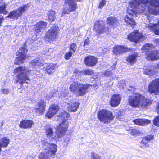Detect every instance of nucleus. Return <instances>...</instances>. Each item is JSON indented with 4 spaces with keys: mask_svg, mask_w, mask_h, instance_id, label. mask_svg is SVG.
I'll use <instances>...</instances> for the list:
<instances>
[{
    "mask_svg": "<svg viewBox=\"0 0 159 159\" xmlns=\"http://www.w3.org/2000/svg\"><path fill=\"white\" fill-rule=\"evenodd\" d=\"M157 113L159 114V102L158 104L157 107Z\"/></svg>",
    "mask_w": 159,
    "mask_h": 159,
    "instance_id": "nucleus-51",
    "label": "nucleus"
},
{
    "mask_svg": "<svg viewBox=\"0 0 159 159\" xmlns=\"http://www.w3.org/2000/svg\"><path fill=\"white\" fill-rule=\"evenodd\" d=\"M84 73L85 75H90L94 73V71L92 69H88L85 70L84 71Z\"/></svg>",
    "mask_w": 159,
    "mask_h": 159,
    "instance_id": "nucleus-39",
    "label": "nucleus"
},
{
    "mask_svg": "<svg viewBox=\"0 0 159 159\" xmlns=\"http://www.w3.org/2000/svg\"><path fill=\"white\" fill-rule=\"evenodd\" d=\"M138 56V54L137 52L132 53L126 58V61L131 64H133L136 61L137 58Z\"/></svg>",
    "mask_w": 159,
    "mask_h": 159,
    "instance_id": "nucleus-24",
    "label": "nucleus"
},
{
    "mask_svg": "<svg viewBox=\"0 0 159 159\" xmlns=\"http://www.w3.org/2000/svg\"><path fill=\"white\" fill-rule=\"evenodd\" d=\"M73 53L72 51H69L67 53H66L65 55V58L66 59L69 60L71 57Z\"/></svg>",
    "mask_w": 159,
    "mask_h": 159,
    "instance_id": "nucleus-37",
    "label": "nucleus"
},
{
    "mask_svg": "<svg viewBox=\"0 0 159 159\" xmlns=\"http://www.w3.org/2000/svg\"><path fill=\"white\" fill-rule=\"evenodd\" d=\"M120 82L123 83V84L122 85V87L123 88L125 86V80H121Z\"/></svg>",
    "mask_w": 159,
    "mask_h": 159,
    "instance_id": "nucleus-50",
    "label": "nucleus"
},
{
    "mask_svg": "<svg viewBox=\"0 0 159 159\" xmlns=\"http://www.w3.org/2000/svg\"><path fill=\"white\" fill-rule=\"evenodd\" d=\"M56 152L54 151L43 150L39 156V159H50L51 157H53L55 156Z\"/></svg>",
    "mask_w": 159,
    "mask_h": 159,
    "instance_id": "nucleus-15",
    "label": "nucleus"
},
{
    "mask_svg": "<svg viewBox=\"0 0 159 159\" xmlns=\"http://www.w3.org/2000/svg\"><path fill=\"white\" fill-rule=\"evenodd\" d=\"M107 22L109 26L115 27L118 24L119 20L115 17L110 16L107 18Z\"/></svg>",
    "mask_w": 159,
    "mask_h": 159,
    "instance_id": "nucleus-25",
    "label": "nucleus"
},
{
    "mask_svg": "<svg viewBox=\"0 0 159 159\" xmlns=\"http://www.w3.org/2000/svg\"><path fill=\"white\" fill-rule=\"evenodd\" d=\"M6 10V5L3 2H0V13H2L4 14H7L8 13ZM4 20V18L1 15H0V26L2 25V24Z\"/></svg>",
    "mask_w": 159,
    "mask_h": 159,
    "instance_id": "nucleus-27",
    "label": "nucleus"
},
{
    "mask_svg": "<svg viewBox=\"0 0 159 159\" xmlns=\"http://www.w3.org/2000/svg\"><path fill=\"white\" fill-rule=\"evenodd\" d=\"M10 140L6 137H4L1 139L0 143L2 147H7L9 143Z\"/></svg>",
    "mask_w": 159,
    "mask_h": 159,
    "instance_id": "nucleus-31",
    "label": "nucleus"
},
{
    "mask_svg": "<svg viewBox=\"0 0 159 159\" xmlns=\"http://www.w3.org/2000/svg\"><path fill=\"white\" fill-rule=\"evenodd\" d=\"M40 147L43 149V150H47L49 151H54L57 152V145L53 143H51L45 140H42L40 144Z\"/></svg>",
    "mask_w": 159,
    "mask_h": 159,
    "instance_id": "nucleus-12",
    "label": "nucleus"
},
{
    "mask_svg": "<svg viewBox=\"0 0 159 159\" xmlns=\"http://www.w3.org/2000/svg\"><path fill=\"white\" fill-rule=\"evenodd\" d=\"M78 102L75 100L69 101L67 103V107L69 111H75L79 106Z\"/></svg>",
    "mask_w": 159,
    "mask_h": 159,
    "instance_id": "nucleus-20",
    "label": "nucleus"
},
{
    "mask_svg": "<svg viewBox=\"0 0 159 159\" xmlns=\"http://www.w3.org/2000/svg\"><path fill=\"white\" fill-rule=\"evenodd\" d=\"M90 41L89 39V38H87V39L85 40L83 46H85L86 45H88Z\"/></svg>",
    "mask_w": 159,
    "mask_h": 159,
    "instance_id": "nucleus-47",
    "label": "nucleus"
},
{
    "mask_svg": "<svg viewBox=\"0 0 159 159\" xmlns=\"http://www.w3.org/2000/svg\"><path fill=\"white\" fill-rule=\"evenodd\" d=\"M59 27L56 25H54L51 26L46 34V40L49 42L54 40L56 38L58 34Z\"/></svg>",
    "mask_w": 159,
    "mask_h": 159,
    "instance_id": "nucleus-8",
    "label": "nucleus"
},
{
    "mask_svg": "<svg viewBox=\"0 0 159 159\" xmlns=\"http://www.w3.org/2000/svg\"><path fill=\"white\" fill-rule=\"evenodd\" d=\"M30 71L24 66H21L15 69L14 72V74L16 75L17 83L19 81V83L20 84L25 82L29 83L30 80L28 76Z\"/></svg>",
    "mask_w": 159,
    "mask_h": 159,
    "instance_id": "nucleus-4",
    "label": "nucleus"
},
{
    "mask_svg": "<svg viewBox=\"0 0 159 159\" xmlns=\"http://www.w3.org/2000/svg\"><path fill=\"white\" fill-rule=\"evenodd\" d=\"M131 134L133 136L139 135L140 134V132L137 129H130Z\"/></svg>",
    "mask_w": 159,
    "mask_h": 159,
    "instance_id": "nucleus-35",
    "label": "nucleus"
},
{
    "mask_svg": "<svg viewBox=\"0 0 159 159\" xmlns=\"http://www.w3.org/2000/svg\"><path fill=\"white\" fill-rule=\"evenodd\" d=\"M97 57L92 56H89L85 58L84 62L86 66L92 67L95 65L97 62Z\"/></svg>",
    "mask_w": 159,
    "mask_h": 159,
    "instance_id": "nucleus-16",
    "label": "nucleus"
},
{
    "mask_svg": "<svg viewBox=\"0 0 159 159\" xmlns=\"http://www.w3.org/2000/svg\"><path fill=\"white\" fill-rule=\"evenodd\" d=\"M129 12L124 19L127 25L133 27L136 25L135 20L133 19L132 16L135 14L146 15L147 20L144 22L145 27L149 28L156 35L159 34V19L147 13L155 15H159V0H132Z\"/></svg>",
    "mask_w": 159,
    "mask_h": 159,
    "instance_id": "nucleus-1",
    "label": "nucleus"
},
{
    "mask_svg": "<svg viewBox=\"0 0 159 159\" xmlns=\"http://www.w3.org/2000/svg\"><path fill=\"white\" fill-rule=\"evenodd\" d=\"M30 64L33 66H37L38 67L40 66L41 64V62L38 60L36 59L31 60Z\"/></svg>",
    "mask_w": 159,
    "mask_h": 159,
    "instance_id": "nucleus-34",
    "label": "nucleus"
},
{
    "mask_svg": "<svg viewBox=\"0 0 159 159\" xmlns=\"http://www.w3.org/2000/svg\"><path fill=\"white\" fill-rule=\"evenodd\" d=\"M1 137V134H0V138Z\"/></svg>",
    "mask_w": 159,
    "mask_h": 159,
    "instance_id": "nucleus-53",
    "label": "nucleus"
},
{
    "mask_svg": "<svg viewBox=\"0 0 159 159\" xmlns=\"http://www.w3.org/2000/svg\"><path fill=\"white\" fill-rule=\"evenodd\" d=\"M153 124L156 126H159V116H157L154 120Z\"/></svg>",
    "mask_w": 159,
    "mask_h": 159,
    "instance_id": "nucleus-41",
    "label": "nucleus"
},
{
    "mask_svg": "<svg viewBox=\"0 0 159 159\" xmlns=\"http://www.w3.org/2000/svg\"><path fill=\"white\" fill-rule=\"evenodd\" d=\"M154 43L156 44L157 46H159V39H155Z\"/></svg>",
    "mask_w": 159,
    "mask_h": 159,
    "instance_id": "nucleus-48",
    "label": "nucleus"
},
{
    "mask_svg": "<svg viewBox=\"0 0 159 159\" xmlns=\"http://www.w3.org/2000/svg\"><path fill=\"white\" fill-rule=\"evenodd\" d=\"M91 86L89 84L83 85L77 82H74L71 84L69 89L77 95L82 96L85 94L88 88Z\"/></svg>",
    "mask_w": 159,
    "mask_h": 159,
    "instance_id": "nucleus-5",
    "label": "nucleus"
},
{
    "mask_svg": "<svg viewBox=\"0 0 159 159\" xmlns=\"http://www.w3.org/2000/svg\"><path fill=\"white\" fill-rule=\"evenodd\" d=\"M92 159H100V156L98 154H95L94 152L91 153Z\"/></svg>",
    "mask_w": 159,
    "mask_h": 159,
    "instance_id": "nucleus-38",
    "label": "nucleus"
},
{
    "mask_svg": "<svg viewBox=\"0 0 159 159\" xmlns=\"http://www.w3.org/2000/svg\"><path fill=\"white\" fill-rule=\"evenodd\" d=\"M128 38L132 41L137 42L139 40H142L143 34L139 33L138 31L135 30L129 35Z\"/></svg>",
    "mask_w": 159,
    "mask_h": 159,
    "instance_id": "nucleus-14",
    "label": "nucleus"
},
{
    "mask_svg": "<svg viewBox=\"0 0 159 159\" xmlns=\"http://www.w3.org/2000/svg\"><path fill=\"white\" fill-rule=\"evenodd\" d=\"M104 74L105 76L109 77L112 75V72L108 70L107 71H104Z\"/></svg>",
    "mask_w": 159,
    "mask_h": 159,
    "instance_id": "nucleus-42",
    "label": "nucleus"
},
{
    "mask_svg": "<svg viewBox=\"0 0 159 159\" xmlns=\"http://www.w3.org/2000/svg\"><path fill=\"white\" fill-rule=\"evenodd\" d=\"M35 41V40L34 39H32L31 38L28 39H27L26 43H28L30 44H32Z\"/></svg>",
    "mask_w": 159,
    "mask_h": 159,
    "instance_id": "nucleus-46",
    "label": "nucleus"
},
{
    "mask_svg": "<svg viewBox=\"0 0 159 159\" xmlns=\"http://www.w3.org/2000/svg\"><path fill=\"white\" fill-rule=\"evenodd\" d=\"M30 7L29 4L23 5L20 7L18 10L12 11L9 13L8 17L12 19H17L18 17L21 16L22 14Z\"/></svg>",
    "mask_w": 159,
    "mask_h": 159,
    "instance_id": "nucleus-9",
    "label": "nucleus"
},
{
    "mask_svg": "<svg viewBox=\"0 0 159 159\" xmlns=\"http://www.w3.org/2000/svg\"><path fill=\"white\" fill-rule=\"evenodd\" d=\"M143 72L144 74H146L147 75H153V71H152L151 69H144V71Z\"/></svg>",
    "mask_w": 159,
    "mask_h": 159,
    "instance_id": "nucleus-40",
    "label": "nucleus"
},
{
    "mask_svg": "<svg viewBox=\"0 0 159 159\" xmlns=\"http://www.w3.org/2000/svg\"><path fill=\"white\" fill-rule=\"evenodd\" d=\"M59 109L58 106L56 104L51 105L46 114V116L50 119L59 110Z\"/></svg>",
    "mask_w": 159,
    "mask_h": 159,
    "instance_id": "nucleus-18",
    "label": "nucleus"
},
{
    "mask_svg": "<svg viewBox=\"0 0 159 159\" xmlns=\"http://www.w3.org/2000/svg\"><path fill=\"white\" fill-rule=\"evenodd\" d=\"M105 4L106 1L105 0H102L100 2L98 8H102Z\"/></svg>",
    "mask_w": 159,
    "mask_h": 159,
    "instance_id": "nucleus-43",
    "label": "nucleus"
},
{
    "mask_svg": "<svg viewBox=\"0 0 159 159\" xmlns=\"http://www.w3.org/2000/svg\"><path fill=\"white\" fill-rule=\"evenodd\" d=\"M34 124V122L31 120H25L20 122L19 126L20 128L27 129L31 128Z\"/></svg>",
    "mask_w": 159,
    "mask_h": 159,
    "instance_id": "nucleus-23",
    "label": "nucleus"
},
{
    "mask_svg": "<svg viewBox=\"0 0 159 159\" xmlns=\"http://www.w3.org/2000/svg\"><path fill=\"white\" fill-rule=\"evenodd\" d=\"M65 5L63 8L62 16L68 14L70 12L74 11L77 8L75 2L73 0H65Z\"/></svg>",
    "mask_w": 159,
    "mask_h": 159,
    "instance_id": "nucleus-7",
    "label": "nucleus"
},
{
    "mask_svg": "<svg viewBox=\"0 0 159 159\" xmlns=\"http://www.w3.org/2000/svg\"><path fill=\"white\" fill-rule=\"evenodd\" d=\"M49 20L53 21L55 18V12L53 10H50L48 11V13Z\"/></svg>",
    "mask_w": 159,
    "mask_h": 159,
    "instance_id": "nucleus-32",
    "label": "nucleus"
},
{
    "mask_svg": "<svg viewBox=\"0 0 159 159\" xmlns=\"http://www.w3.org/2000/svg\"><path fill=\"white\" fill-rule=\"evenodd\" d=\"M152 44L150 43H147L145 44L143 47V49L145 50H150L153 48Z\"/></svg>",
    "mask_w": 159,
    "mask_h": 159,
    "instance_id": "nucleus-33",
    "label": "nucleus"
},
{
    "mask_svg": "<svg viewBox=\"0 0 159 159\" xmlns=\"http://www.w3.org/2000/svg\"><path fill=\"white\" fill-rule=\"evenodd\" d=\"M55 68V65L51 63L48 64L46 67V70L47 73L49 74L54 72Z\"/></svg>",
    "mask_w": 159,
    "mask_h": 159,
    "instance_id": "nucleus-30",
    "label": "nucleus"
},
{
    "mask_svg": "<svg viewBox=\"0 0 159 159\" xmlns=\"http://www.w3.org/2000/svg\"><path fill=\"white\" fill-rule=\"evenodd\" d=\"M97 115L100 121L104 123L110 122L114 118V116L110 111L105 109L99 111Z\"/></svg>",
    "mask_w": 159,
    "mask_h": 159,
    "instance_id": "nucleus-6",
    "label": "nucleus"
},
{
    "mask_svg": "<svg viewBox=\"0 0 159 159\" xmlns=\"http://www.w3.org/2000/svg\"><path fill=\"white\" fill-rule=\"evenodd\" d=\"M27 50L25 48H21L19 49L16 53V55L19 57H16L14 61L15 65H19L23 63L24 60L26 56Z\"/></svg>",
    "mask_w": 159,
    "mask_h": 159,
    "instance_id": "nucleus-11",
    "label": "nucleus"
},
{
    "mask_svg": "<svg viewBox=\"0 0 159 159\" xmlns=\"http://www.w3.org/2000/svg\"><path fill=\"white\" fill-rule=\"evenodd\" d=\"M53 96V95L51 94H50V95H46V98H47L48 99H50Z\"/></svg>",
    "mask_w": 159,
    "mask_h": 159,
    "instance_id": "nucleus-49",
    "label": "nucleus"
},
{
    "mask_svg": "<svg viewBox=\"0 0 159 159\" xmlns=\"http://www.w3.org/2000/svg\"><path fill=\"white\" fill-rule=\"evenodd\" d=\"M128 103L134 107L146 108L151 103V101L148 98L138 94L134 97H129Z\"/></svg>",
    "mask_w": 159,
    "mask_h": 159,
    "instance_id": "nucleus-3",
    "label": "nucleus"
},
{
    "mask_svg": "<svg viewBox=\"0 0 159 159\" xmlns=\"http://www.w3.org/2000/svg\"><path fill=\"white\" fill-rule=\"evenodd\" d=\"M77 45L75 43H73L70 46L69 48V51H72L73 53H75L77 49Z\"/></svg>",
    "mask_w": 159,
    "mask_h": 159,
    "instance_id": "nucleus-36",
    "label": "nucleus"
},
{
    "mask_svg": "<svg viewBox=\"0 0 159 159\" xmlns=\"http://www.w3.org/2000/svg\"><path fill=\"white\" fill-rule=\"evenodd\" d=\"M70 117V115L66 111H62L58 116H56L57 120H61L62 122L58 127L56 132V135L54 133L53 125L51 124L47 125L44 128L45 134L48 138L53 139L57 137H61L65 134L67 131L68 124L67 120Z\"/></svg>",
    "mask_w": 159,
    "mask_h": 159,
    "instance_id": "nucleus-2",
    "label": "nucleus"
},
{
    "mask_svg": "<svg viewBox=\"0 0 159 159\" xmlns=\"http://www.w3.org/2000/svg\"><path fill=\"white\" fill-rule=\"evenodd\" d=\"M134 89H135L136 88H134Z\"/></svg>",
    "mask_w": 159,
    "mask_h": 159,
    "instance_id": "nucleus-55",
    "label": "nucleus"
},
{
    "mask_svg": "<svg viewBox=\"0 0 159 159\" xmlns=\"http://www.w3.org/2000/svg\"><path fill=\"white\" fill-rule=\"evenodd\" d=\"M94 30L97 33L96 34L98 35L107 30L106 28L104 27V23L102 20L97 21L96 22L94 27Z\"/></svg>",
    "mask_w": 159,
    "mask_h": 159,
    "instance_id": "nucleus-13",
    "label": "nucleus"
},
{
    "mask_svg": "<svg viewBox=\"0 0 159 159\" xmlns=\"http://www.w3.org/2000/svg\"><path fill=\"white\" fill-rule=\"evenodd\" d=\"M47 23L43 21H39L35 26L34 32L36 34L42 33L47 26Z\"/></svg>",
    "mask_w": 159,
    "mask_h": 159,
    "instance_id": "nucleus-17",
    "label": "nucleus"
},
{
    "mask_svg": "<svg viewBox=\"0 0 159 159\" xmlns=\"http://www.w3.org/2000/svg\"><path fill=\"white\" fill-rule=\"evenodd\" d=\"M9 90L7 89H2V92L4 94H8L9 93Z\"/></svg>",
    "mask_w": 159,
    "mask_h": 159,
    "instance_id": "nucleus-45",
    "label": "nucleus"
},
{
    "mask_svg": "<svg viewBox=\"0 0 159 159\" xmlns=\"http://www.w3.org/2000/svg\"><path fill=\"white\" fill-rule=\"evenodd\" d=\"M145 54L146 58L149 60L153 61L159 59V53L157 50L154 51L153 52L147 51Z\"/></svg>",
    "mask_w": 159,
    "mask_h": 159,
    "instance_id": "nucleus-19",
    "label": "nucleus"
},
{
    "mask_svg": "<svg viewBox=\"0 0 159 159\" xmlns=\"http://www.w3.org/2000/svg\"><path fill=\"white\" fill-rule=\"evenodd\" d=\"M133 122L136 125L143 126L150 124L151 121L146 119H137L134 120Z\"/></svg>",
    "mask_w": 159,
    "mask_h": 159,
    "instance_id": "nucleus-28",
    "label": "nucleus"
},
{
    "mask_svg": "<svg viewBox=\"0 0 159 159\" xmlns=\"http://www.w3.org/2000/svg\"><path fill=\"white\" fill-rule=\"evenodd\" d=\"M121 99V97L119 94L113 95L110 102V105L113 107L118 106L120 103Z\"/></svg>",
    "mask_w": 159,
    "mask_h": 159,
    "instance_id": "nucleus-22",
    "label": "nucleus"
},
{
    "mask_svg": "<svg viewBox=\"0 0 159 159\" xmlns=\"http://www.w3.org/2000/svg\"><path fill=\"white\" fill-rule=\"evenodd\" d=\"M82 72L81 71H79L78 70H75V71L74 75L73 77L75 76H79L81 75Z\"/></svg>",
    "mask_w": 159,
    "mask_h": 159,
    "instance_id": "nucleus-44",
    "label": "nucleus"
},
{
    "mask_svg": "<svg viewBox=\"0 0 159 159\" xmlns=\"http://www.w3.org/2000/svg\"><path fill=\"white\" fill-rule=\"evenodd\" d=\"M128 49L122 46H117L113 48V53L116 55L127 51Z\"/></svg>",
    "mask_w": 159,
    "mask_h": 159,
    "instance_id": "nucleus-26",
    "label": "nucleus"
},
{
    "mask_svg": "<svg viewBox=\"0 0 159 159\" xmlns=\"http://www.w3.org/2000/svg\"><path fill=\"white\" fill-rule=\"evenodd\" d=\"M154 67L155 68H159V63L155 66Z\"/></svg>",
    "mask_w": 159,
    "mask_h": 159,
    "instance_id": "nucleus-52",
    "label": "nucleus"
},
{
    "mask_svg": "<svg viewBox=\"0 0 159 159\" xmlns=\"http://www.w3.org/2000/svg\"><path fill=\"white\" fill-rule=\"evenodd\" d=\"M148 90L151 94H159V79H155L150 83L148 86Z\"/></svg>",
    "mask_w": 159,
    "mask_h": 159,
    "instance_id": "nucleus-10",
    "label": "nucleus"
},
{
    "mask_svg": "<svg viewBox=\"0 0 159 159\" xmlns=\"http://www.w3.org/2000/svg\"><path fill=\"white\" fill-rule=\"evenodd\" d=\"M152 139L150 136H148L143 137L141 142V147L149 146L150 140Z\"/></svg>",
    "mask_w": 159,
    "mask_h": 159,
    "instance_id": "nucleus-29",
    "label": "nucleus"
},
{
    "mask_svg": "<svg viewBox=\"0 0 159 159\" xmlns=\"http://www.w3.org/2000/svg\"><path fill=\"white\" fill-rule=\"evenodd\" d=\"M127 11V12H129V10H128Z\"/></svg>",
    "mask_w": 159,
    "mask_h": 159,
    "instance_id": "nucleus-54",
    "label": "nucleus"
},
{
    "mask_svg": "<svg viewBox=\"0 0 159 159\" xmlns=\"http://www.w3.org/2000/svg\"><path fill=\"white\" fill-rule=\"evenodd\" d=\"M46 107L45 102L44 100H41L38 102L36 106V112L42 114L45 111Z\"/></svg>",
    "mask_w": 159,
    "mask_h": 159,
    "instance_id": "nucleus-21",
    "label": "nucleus"
}]
</instances>
